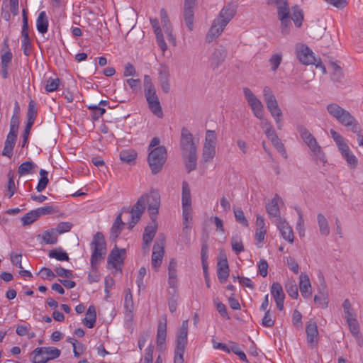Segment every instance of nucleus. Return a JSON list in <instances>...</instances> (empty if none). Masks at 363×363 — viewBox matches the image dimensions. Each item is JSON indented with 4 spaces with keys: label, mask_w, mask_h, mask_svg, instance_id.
<instances>
[{
    "label": "nucleus",
    "mask_w": 363,
    "mask_h": 363,
    "mask_svg": "<svg viewBox=\"0 0 363 363\" xmlns=\"http://www.w3.org/2000/svg\"><path fill=\"white\" fill-rule=\"evenodd\" d=\"M282 60V55L281 54H274L273 55L269 62L271 65V68L272 71H276L279 66L280 65Z\"/></svg>",
    "instance_id": "obj_57"
},
{
    "label": "nucleus",
    "mask_w": 363,
    "mask_h": 363,
    "mask_svg": "<svg viewBox=\"0 0 363 363\" xmlns=\"http://www.w3.org/2000/svg\"><path fill=\"white\" fill-rule=\"evenodd\" d=\"M38 109L35 101L30 100L28 104V108L27 112L28 124L33 125L37 116Z\"/></svg>",
    "instance_id": "obj_39"
},
{
    "label": "nucleus",
    "mask_w": 363,
    "mask_h": 363,
    "mask_svg": "<svg viewBox=\"0 0 363 363\" xmlns=\"http://www.w3.org/2000/svg\"><path fill=\"white\" fill-rule=\"evenodd\" d=\"M216 134L214 130H208L206 133V138L203 146L216 147Z\"/></svg>",
    "instance_id": "obj_47"
},
{
    "label": "nucleus",
    "mask_w": 363,
    "mask_h": 363,
    "mask_svg": "<svg viewBox=\"0 0 363 363\" xmlns=\"http://www.w3.org/2000/svg\"><path fill=\"white\" fill-rule=\"evenodd\" d=\"M346 321L348 324L351 333L352 334V335L356 339H359V325L357 320L356 317L351 318V319L346 320Z\"/></svg>",
    "instance_id": "obj_45"
},
{
    "label": "nucleus",
    "mask_w": 363,
    "mask_h": 363,
    "mask_svg": "<svg viewBox=\"0 0 363 363\" xmlns=\"http://www.w3.org/2000/svg\"><path fill=\"white\" fill-rule=\"evenodd\" d=\"M60 79L59 78H52L50 77L46 80L45 89L47 92H53L57 91L60 86Z\"/></svg>",
    "instance_id": "obj_43"
},
{
    "label": "nucleus",
    "mask_w": 363,
    "mask_h": 363,
    "mask_svg": "<svg viewBox=\"0 0 363 363\" xmlns=\"http://www.w3.org/2000/svg\"><path fill=\"white\" fill-rule=\"evenodd\" d=\"M226 57V51L224 49L216 50L211 57V65L213 69L218 67L222 64Z\"/></svg>",
    "instance_id": "obj_28"
},
{
    "label": "nucleus",
    "mask_w": 363,
    "mask_h": 363,
    "mask_svg": "<svg viewBox=\"0 0 363 363\" xmlns=\"http://www.w3.org/2000/svg\"><path fill=\"white\" fill-rule=\"evenodd\" d=\"M277 15L279 20L281 21V33L284 35H288L291 25L289 6L279 8Z\"/></svg>",
    "instance_id": "obj_14"
},
{
    "label": "nucleus",
    "mask_w": 363,
    "mask_h": 363,
    "mask_svg": "<svg viewBox=\"0 0 363 363\" xmlns=\"http://www.w3.org/2000/svg\"><path fill=\"white\" fill-rule=\"evenodd\" d=\"M4 45L7 48L8 50L5 52L1 57V65L9 66V64L11 62L12 60V53L9 49V44L7 43V40H4Z\"/></svg>",
    "instance_id": "obj_54"
},
{
    "label": "nucleus",
    "mask_w": 363,
    "mask_h": 363,
    "mask_svg": "<svg viewBox=\"0 0 363 363\" xmlns=\"http://www.w3.org/2000/svg\"><path fill=\"white\" fill-rule=\"evenodd\" d=\"M49 257L50 258H55L59 261H68L69 257L68 255L62 251L60 248L59 250H52L49 252Z\"/></svg>",
    "instance_id": "obj_48"
},
{
    "label": "nucleus",
    "mask_w": 363,
    "mask_h": 363,
    "mask_svg": "<svg viewBox=\"0 0 363 363\" xmlns=\"http://www.w3.org/2000/svg\"><path fill=\"white\" fill-rule=\"evenodd\" d=\"M152 221V223H150V225H147L145 228L143 233L151 235L155 238L157 230V223L156 222V218H155V220Z\"/></svg>",
    "instance_id": "obj_62"
},
{
    "label": "nucleus",
    "mask_w": 363,
    "mask_h": 363,
    "mask_svg": "<svg viewBox=\"0 0 363 363\" xmlns=\"http://www.w3.org/2000/svg\"><path fill=\"white\" fill-rule=\"evenodd\" d=\"M274 319L272 318V315L269 310L265 311L264 316L262 320V325L266 328H272L274 325Z\"/></svg>",
    "instance_id": "obj_58"
},
{
    "label": "nucleus",
    "mask_w": 363,
    "mask_h": 363,
    "mask_svg": "<svg viewBox=\"0 0 363 363\" xmlns=\"http://www.w3.org/2000/svg\"><path fill=\"white\" fill-rule=\"evenodd\" d=\"M154 346L150 345L145 350L144 358L141 359L140 363H152Z\"/></svg>",
    "instance_id": "obj_55"
},
{
    "label": "nucleus",
    "mask_w": 363,
    "mask_h": 363,
    "mask_svg": "<svg viewBox=\"0 0 363 363\" xmlns=\"http://www.w3.org/2000/svg\"><path fill=\"white\" fill-rule=\"evenodd\" d=\"M21 37L22 39L30 38L29 37V30H28V17L25 11H23V26L21 30Z\"/></svg>",
    "instance_id": "obj_60"
},
{
    "label": "nucleus",
    "mask_w": 363,
    "mask_h": 363,
    "mask_svg": "<svg viewBox=\"0 0 363 363\" xmlns=\"http://www.w3.org/2000/svg\"><path fill=\"white\" fill-rule=\"evenodd\" d=\"M296 130L301 140L310 150L311 155L315 162L325 165L327 162L325 154L314 135L303 125H298Z\"/></svg>",
    "instance_id": "obj_2"
},
{
    "label": "nucleus",
    "mask_w": 363,
    "mask_h": 363,
    "mask_svg": "<svg viewBox=\"0 0 363 363\" xmlns=\"http://www.w3.org/2000/svg\"><path fill=\"white\" fill-rule=\"evenodd\" d=\"M317 221L320 233L322 235L327 236L330 234V228L327 218L322 213L317 215Z\"/></svg>",
    "instance_id": "obj_32"
},
{
    "label": "nucleus",
    "mask_w": 363,
    "mask_h": 363,
    "mask_svg": "<svg viewBox=\"0 0 363 363\" xmlns=\"http://www.w3.org/2000/svg\"><path fill=\"white\" fill-rule=\"evenodd\" d=\"M46 354L40 347H37L31 353L33 363H47L48 359L46 358Z\"/></svg>",
    "instance_id": "obj_34"
},
{
    "label": "nucleus",
    "mask_w": 363,
    "mask_h": 363,
    "mask_svg": "<svg viewBox=\"0 0 363 363\" xmlns=\"http://www.w3.org/2000/svg\"><path fill=\"white\" fill-rule=\"evenodd\" d=\"M326 109L329 114L340 123L346 127H350L352 132L358 133L360 131V127L357 121L348 111L335 103L328 104Z\"/></svg>",
    "instance_id": "obj_3"
},
{
    "label": "nucleus",
    "mask_w": 363,
    "mask_h": 363,
    "mask_svg": "<svg viewBox=\"0 0 363 363\" xmlns=\"http://www.w3.org/2000/svg\"><path fill=\"white\" fill-rule=\"evenodd\" d=\"M286 291L292 298H297L298 296V287L294 281H291L285 285Z\"/></svg>",
    "instance_id": "obj_49"
},
{
    "label": "nucleus",
    "mask_w": 363,
    "mask_h": 363,
    "mask_svg": "<svg viewBox=\"0 0 363 363\" xmlns=\"http://www.w3.org/2000/svg\"><path fill=\"white\" fill-rule=\"evenodd\" d=\"M292 323L297 328L300 329L303 326L302 315L298 310H294L292 315Z\"/></svg>",
    "instance_id": "obj_61"
},
{
    "label": "nucleus",
    "mask_w": 363,
    "mask_h": 363,
    "mask_svg": "<svg viewBox=\"0 0 363 363\" xmlns=\"http://www.w3.org/2000/svg\"><path fill=\"white\" fill-rule=\"evenodd\" d=\"M151 25L153 28L154 33L156 35V40L158 46L164 52L167 49V45L164 41L162 29L160 28L159 21L157 18H150Z\"/></svg>",
    "instance_id": "obj_18"
},
{
    "label": "nucleus",
    "mask_w": 363,
    "mask_h": 363,
    "mask_svg": "<svg viewBox=\"0 0 363 363\" xmlns=\"http://www.w3.org/2000/svg\"><path fill=\"white\" fill-rule=\"evenodd\" d=\"M184 18L189 30H193L194 18L193 9L184 8Z\"/></svg>",
    "instance_id": "obj_41"
},
{
    "label": "nucleus",
    "mask_w": 363,
    "mask_h": 363,
    "mask_svg": "<svg viewBox=\"0 0 363 363\" xmlns=\"http://www.w3.org/2000/svg\"><path fill=\"white\" fill-rule=\"evenodd\" d=\"M344 159L347 161L348 165L352 169H354L357 165V157L352 153L350 150L346 152L345 153L342 155Z\"/></svg>",
    "instance_id": "obj_53"
},
{
    "label": "nucleus",
    "mask_w": 363,
    "mask_h": 363,
    "mask_svg": "<svg viewBox=\"0 0 363 363\" xmlns=\"http://www.w3.org/2000/svg\"><path fill=\"white\" fill-rule=\"evenodd\" d=\"M124 225V223L122 221L121 214H119L111 227V237L117 238L118 236L122 230L121 225Z\"/></svg>",
    "instance_id": "obj_42"
},
{
    "label": "nucleus",
    "mask_w": 363,
    "mask_h": 363,
    "mask_svg": "<svg viewBox=\"0 0 363 363\" xmlns=\"http://www.w3.org/2000/svg\"><path fill=\"white\" fill-rule=\"evenodd\" d=\"M299 279L301 294L305 298H308L311 295V285L309 277L307 274H301L299 276Z\"/></svg>",
    "instance_id": "obj_24"
},
{
    "label": "nucleus",
    "mask_w": 363,
    "mask_h": 363,
    "mask_svg": "<svg viewBox=\"0 0 363 363\" xmlns=\"http://www.w3.org/2000/svg\"><path fill=\"white\" fill-rule=\"evenodd\" d=\"M243 94L255 116L263 119L264 106L261 101L247 87L243 88Z\"/></svg>",
    "instance_id": "obj_8"
},
{
    "label": "nucleus",
    "mask_w": 363,
    "mask_h": 363,
    "mask_svg": "<svg viewBox=\"0 0 363 363\" xmlns=\"http://www.w3.org/2000/svg\"><path fill=\"white\" fill-rule=\"evenodd\" d=\"M277 227L281 234L282 238L289 243L294 242V233L289 225L281 218L277 222Z\"/></svg>",
    "instance_id": "obj_21"
},
{
    "label": "nucleus",
    "mask_w": 363,
    "mask_h": 363,
    "mask_svg": "<svg viewBox=\"0 0 363 363\" xmlns=\"http://www.w3.org/2000/svg\"><path fill=\"white\" fill-rule=\"evenodd\" d=\"M290 19L294 21L296 27H301L303 21V11L296 6L292 7Z\"/></svg>",
    "instance_id": "obj_35"
},
{
    "label": "nucleus",
    "mask_w": 363,
    "mask_h": 363,
    "mask_svg": "<svg viewBox=\"0 0 363 363\" xmlns=\"http://www.w3.org/2000/svg\"><path fill=\"white\" fill-rule=\"evenodd\" d=\"M280 200V197L276 194L272 201L266 206L267 212L269 216L277 218V220H279V218H281L279 208L278 206V202Z\"/></svg>",
    "instance_id": "obj_26"
},
{
    "label": "nucleus",
    "mask_w": 363,
    "mask_h": 363,
    "mask_svg": "<svg viewBox=\"0 0 363 363\" xmlns=\"http://www.w3.org/2000/svg\"><path fill=\"white\" fill-rule=\"evenodd\" d=\"M344 313L345 315V319H351L356 317V314L353 311V308L349 299H345L342 303Z\"/></svg>",
    "instance_id": "obj_51"
},
{
    "label": "nucleus",
    "mask_w": 363,
    "mask_h": 363,
    "mask_svg": "<svg viewBox=\"0 0 363 363\" xmlns=\"http://www.w3.org/2000/svg\"><path fill=\"white\" fill-rule=\"evenodd\" d=\"M137 157V152L134 150H124L120 152V159L127 164H134Z\"/></svg>",
    "instance_id": "obj_31"
},
{
    "label": "nucleus",
    "mask_w": 363,
    "mask_h": 363,
    "mask_svg": "<svg viewBox=\"0 0 363 363\" xmlns=\"http://www.w3.org/2000/svg\"><path fill=\"white\" fill-rule=\"evenodd\" d=\"M73 225L70 222H60L57 224L56 228H54L57 233L62 234L70 231Z\"/></svg>",
    "instance_id": "obj_59"
},
{
    "label": "nucleus",
    "mask_w": 363,
    "mask_h": 363,
    "mask_svg": "<svg viewBox=\"0 0 363 363\" xmlns=\"http://www.w3.org/2000/svg\"><path fill=\"white\" fill-rule=\"evenodd\" d=\"M36 27L39 33L44 34L48 31V19L45 11H41L36 20Z\"/></svg>",
    "instance_id": "obj_29"
},
{
    "label": "nucleus",
    "mask_w": 363,
    "mask_h": 363,
    "mask_svg": "<svg viewBox=\"0 0 363 363\" xmlns=\"http://www.w3.org/2000/svg\"><path fill=\"white\" fill-rule=\"evenodd\" d=\"M148 201V196L147 194H143L133 206L130 211L131 220L129 223V228H132L140 220L144 213L147 203Z\"/></svg>",
    "instance_id": "obj_11"
},
{
    "label": "nucleus",
    "mask_w": 363,
    "mask_h": 363,
    "mask_svg": "<svg viewBox=\"0 0 363 363\" xmlns=\"http://www.w3.org/2000/svg\"><path fill=\"white\" fill-rule=\"evenodd\" d=\"M143 84L145 97L149 109L155 116L162 118L163 117L162 108L157 94L156 89L150 76H144Z\"/></svg>",
    "instance_id": "obj_4"
},
{
    "label": "nucleus",
    "mask_w": 363,
    "mask_h": 363,
    "mask_svg": "<svg viewBox=\"0 0 363 363\" xmlns=\"http://www.w3.org/2000/svg\"><path fill=\"white\" fill-rule=\"evenodd\" d=\"M314 301L315 303L320 305L323 308H326L328 306V297L325 293H320L319 295H315L314 297Z\"/></svg>",
    "instance_id": "obj_64"
},
{
    "label": "nucleus",
    "mask_w": 363,
    "mask_h": 363,
    "mask_svg": "<svg viewBox=\"0 0 363 363\" xmlns=\"http://www.w3.org/2000/svg\"><path fill=\"white\" fill-rule=\"evenodd\" d=\"M164 254V238L157 239L154 245L152 255L151 264L155 271H157L162 262Z\"/></svg>",
    "instance_id": "obj_12"
},
{
    "label": "nucleus",
    "mask_w": 363,
    "mask_h": 363,
    "mask_svg": "<svg viewBox=\"0 0 363 363\" xmlns=\"http://www.w3.org/2000/svg\"><path fill=\"white\" fill-rule=\"evenodd\" d=\"M180 147L182 153L196 150V146L194 141V136L185 127L182 128Z\"/></svg>",
    "instance_id": "obj_13"
},
{
    "label": "nucleus",
    "mask_w": 363,
    "mask_h": 363,
    "mask_svg": "<svg viewBox=\"0 0 363 363\" xmlns=\"http://www.w3.org/2000/svg\"><path fill=\"white\" fill-rule=\"evenodd\" d=\"M35 210H32L21 218L23 225H28L38 219Z\"/></svg>",
    "instance_id": "obj_46"
},
{
    "label": "nucleus",
    "mask_w": 363,
    "mask_h": 363,
    "mask_svg": "<svg viewBox=\"0 0 363 363\" xmlns=\"http://www.w3.org/2000/svg\"><path fill=\"white\" fill-rule=\"evenodd\" d=\"M167 156V150L164 146L156 147L149 153L147 161L152 174H157L162 170Z\"/></svg>",
    "instance_id": "obj_7"
},
{
    "label": "nucleus",
    "mask_w": 363,
    "mask_h": 363,
    "mask_svg": "<svg viewBox=\"0 0 363 363\" xmlns=\"http://www.w3.org/2000/svg\"><path fill=\"white\" fill-rule=\"evenodd\" d=\"M216 155V147L203 146V158L206 162H211Z\"/></svg>",
    "instance_id": "obj_52"
},
{
    "label": "nucleus",
    "mask_w": 363,
    "mask_h": 363,
    "mask_svg": "<svg viewBox=\"0 0 363 363\" xmlns=\"http://www.w3.org/2000/svg\"><path fill=\"white\" fill-rule=\"evenodd\" d=\"M148 196V211L150 212V219L154 220L157 217L158 209L160 205V197L157 192L152 191Z\"/></svg>",
    "instance_id": "obj_15"
},
{
    "label": "nucleus",
    "mask_w": 363,
    "mask_h": 363,
    "mask_svg": "<svg viewBox=\"0 0 363 363\" xmlns=\"http://www.w3.org/2000/svg\"><path fill=\"white\" fill-rule=\"evenodd\" d=\"M41 348L46 354V358L48 359V361L59 357L61 354V351L59 349L54 347H42Z\"/></svg>",
    "instance_id": "obj_44"
},
{
    "label": "nucleus",
    "mask_w": 363,
    "mask_h": 363,
    "mask_svg": "<svg viewBox=\"0 0 363 363\" xmlns=\"http://www.w3.org/2000/svg\"><path fill=\"white\" fill-rule=\"evenodd\" d=\"M39 174L40 176V178L36 186V190L38 192H42L46 188L49 182V179L48 177V172L45 169H41L39 172Z\"/></svg>",
    "instance_id": "obj_40"
},
{
    "label": "nucleus",
    "mask_w": 363,
    "mask_h": 363,
    "mask_svg": "<svg viewBox=\"0 0 363 363\" xmlns=\"http://www.w3.org/2000/svg\"><path fill=\"white\" fill-rule=\"evenodd\" d=\"M306 333L307 335V342L311 347H315L318 343V330L315 321L310 320L306 323Z\"/></svg>",
    "instance_id": "obj_17"
},
{
    "label": "nucleus",
    "mask_w": 363,
    "mask_h": 363,
    "mask_svg": "<svg viewBox=\"0 0 363 363\" xmlns=\"http://www.w3.org/2000/svg\"><path fill=\"white\" fill-rule=\"evenodd\" d=\"M38 218L41 216L52 214L55 212V210L52 206H46L35 209Z\"/></svg>",
    "instance_id": "obj_63"
},
{
    "label": "nucleus",
    "mask_w": 363,
    "mask_h": 363,
    "mask_svg": "<svg viewBox=\"0 0 363 363\" xmlns=\"http://www.w3.org/2000/svg\"><path fill=\"white\" fill-rule=\"evenodd\" d=\"M182 204L183 220L189 221L191 220V196L189 184L182 182Z\"/></svg>",
    "instance_id": "obj_10"
},
{
    "label": "nucleus",
    "mask_w": 363,
    "mask_h": 363,
    "mask_svg": "<svg viewBox=\"0 0 363 363\" xmlns=\"http://www.w3.org/2000/svg\"><path fill=\"white\" fill-rule=\"evenodd\" d=\"M125 253V250H118L116 247L108 257V264H111L113 268L117 269L118 264H121L123 262L122 255Z\"/></svg>",
    "instance_id": "obj_25"
},
{
    "label": "nucleus",
    "mask_w": 363,
    "mask_h": 363,
    "mask_svg": "<svg viewBox=\"0 0 363 363\" xmlns=\"http://www.w3.org/2000/svg\"><path fill=\"white\" fill-rule=\"evenodd\" d=\"M37 165L32 161H26L20 164L18 168V173L20 176L32 174Z\"/></svg>",
    "instance_id": "obj_33"
},
{
    "label": "nucleus",
    "mask_w": 363,
    "mask_h": 363,
    "mask_svg": "<svg viewBox=\"0 0 363 363\" xmlns=\"http://www.w3.org/2000/svg\"><path fill=\"white\" fill-rule=\"evenodd\" d=\"M263 97L268 111L275 121L277 129L281 130L284 125L282 111L279 107L277 100L269 86L264 88Z\"/></svg>",
    "instance_id": "obj_5"
},
{
    "label": "nucleus",
    "mask_w": 363,
    "mask_h": 363,
    "mask_svg": "<svg viewBox=\"0 0 363 363\" xmlns=\"http://www.w3.org/2000/svg\"><path fill=\"white\" fill-rule=\"evenodd\" d=\"M235 14V9L233 6L228 5L222 9L216 19L221 22L223 26H227Z\"/></svg>",
    "instance_id": "obj_23"
},
{
    "label": "nucleus",
    "mask_w": 363,
    "mask_h": 363,
    "mask_svg": "<svg viewBox=\"0 0 363 363\" xmlns=\"http://www.w3.org/2000/svg\"><path fill=\"white\" fill-rule=\"evenodd\" d=\"M8 184H7V193L6 194V196H7L9 199L11 198L13 194L16 192V186L14 183V176L11 173V172H9L8 174Z\"/></svg>",
    "instance_id": "obj_50"
},
{
    "label": "nucleus",
    "mask_w": 363,
    "mask_h": 363,
    "mask_svg": "<svg viewBox=\"0 0 363 363\" xmlns=\"http://www.w3.org/2000/svg\"><path fill=\"white\" fill-rule=\"evenodd\" d=\"M160 18L162 28L166 34L168 40L172 43L173 45H176V38L172 34V28L170 21L168 18L167 11L162 9L160 10Z\"/></svg>",
    "instance_id": "obj_16"
},
{
    "label": "nucleus",
    "mask_w": 363,
    "mask_h": 363,
    "mask_svg": "<svg viewBox=\"0 0 363 363\" xmlns=\"http://www.w3.org/2000/svg\"><path fill=\"white\" fill-rule=\"evenodd\" d=\"M225 26H223V23L218 21V20L215 19L206 34V40L208 43L212 42L221 34Z\"/></svg>",
    "instance_id": "obj_19"
},
{
    "label": "nucleus",
    "mask_w": 363,
    "mask_h": 363,
    "mask_svg": "<svg viewBox=\"0 0 363 363\" xmlns=\"http://www.w3.org/2000/svg\"><path fill=\"white\" fill-rule=\"evenodd\" d=\"M297 57L301 63L303 65H315L316 67H320L323 72L325 73V67L323 65L320 60L317 62L313 52L306 45H302L297 51Z\"/></svg>",
    "instance_id": "obj_9"
},
{
    "label": "nucleus",
    "mask_w": 363,
    "mask_h": 363,
    "mask_svg": "<svg viewBox=\"0 0 363 363\" xmlns=\"http://www.w3.org/2000/svg\"><path fill=\"white\" fill-rule=\"evenodd\" d=\"M43 241L48 245H55L57 242V233L54 228L45 231L42 235Z\"/></svg>",
    "instance_id": "obj_36"
},
{
    "label": "nucleus",
    "mask_w": 363,
    "mask_h": 363,
    "mask_svg": "<svg viewBox=\"0 0 363 363\" xmlns=\"http://www.w3.org/2000/svg\"><path fill=\"white\" fill-rule=\"evenodd\" d=\"M92 253L91 256V272L89 274L88 279L90 283L99 281L100 276L97 272V267L101 260L104 259L106 253V243L104 235L97 232L91 242Z\"/></svg>",
    "instance_id": "obj_1"
},
{
    "label": "nucleus",
    "mask_w": 363,
    "mask_h": 363,
    "mask_svg": "<svg viewBox=\"0 0 363 363\" xmlns=\"http://www.w3.org/2000/svg\"><path fill=\"white\" fill-rule=\"evenodd\" d=\"M217 275L220 282H225L229 276V267L226 257L220 258L217 264Z\"/></svg>",
    "instance_id": "obj_22"
},
{
    "label": "nucleus",
    "mask_w": 363,
    "mask_h": 363,
    "mask_svg": "<svg viewBox=\"0 0 363 363\" xmlns=\"http://www.w3.org/2000/svg\"><path fill=\"white\" fill-rule=\"evenodd\" d=\"M167 337V324L166 323H160L157 327V345L158 347H162L165 343Z\"/></svg>",
    "instance_id": "obj_30"
},
{
    "label": "nucleus",
    "mask_w": 363,
    "mask_h": 363,
    "mask_svg": "<svg viewBox=\"0 0 363 363\" xmlns=\"http://www.w3.org/2000/svg\"><path fill=\"white\" fill-rule=\"evenodd\" d=\"M271 294L274 301L285 298V295L281 285L278 282H274L271 286Z\"/></svg>",
    "instance_id": "obj_38"
},
{
    "label": "nucleus",
    "mask_w": 363,
    "mask_h": 363,
    "mask_svg": "<svg viewBox=\"0 0 363 363\" xmlns=\"http://www.w3.org/2000/svg\"><path fill=\"white\" fill-rule=\"evenodd\" d=\"M188 320H184L177 333L174 363H184V354L187 345Z\"/></svg>",
    "instance_id": "obj_6"
},
{
    "label": "nucleus",
    "mask_w": 363,
    "mask_h": 363,
    "mask_svg": "<svg viewBox=\"0 0 363 363\" xmlns=\"http://www.w3.org/2000/svg\"><path fill=\"white\" fill-rule=\"evenodd\" d=\"M230 242L232 250L236 255H239L240 252L245 250L242 238L240 235H233L230 239Z\"/></svg>",
    "instance_id": "obj_37"
},
{
    "label": "nucleus",
    "mask_w": 363,
    "mask_h": 363,
    "mask_svg": "<svg viewBox=\"0 0 363 363\" xmlns=\"http://www.w3.org/2000/svg\"><path fill=\"white\" fill-rule=\"evenodd\" d=\"M267 138L271 140L272 143L277 148V150L281 154H286L284 146L280 139L278 138L274 128L268 130L264 133Z\"/></svg>",
    "instance_id": "obj_27"
},
{
    "label": "nucleus",
    "mask_w": 363,
    "mask_h": 363,
    "mask_svg": "<svg viewBox=\"0 0 363 363\" xmlns=\"http://www.w3.org/2000/svg\"><path fill=\"white\" fill-rule=\"evenodd\" d=\"M182 157L188 173L195 170L197 167L196 150L183 152Z\"/></svg>",
    "instance_id": "obj_20"
},
{
    "label": "nucleus",
    "mask_w": 363,
    "mask_h": 363,
    "mask_svg": "<svg viewBox=\"0 0 363 363\" xmlns=\"http://www.w3.org/2000/svg\"><path fill=\"white\" fill-rule=\"evenodd\" d=\"M235 220L244 226H248V221L246 219L242 210L240 208L234 209Z\"/></svg>",
    "instance_id": "obj_56"
}]
</instances>
